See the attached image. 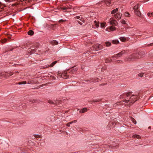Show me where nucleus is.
Returning <instances> with one entry per match:
<instances>
[{
  "mask_svg": "<svg viewBox=\"0 0 153 153\" xmlns=\"http://www.w3.org/2000/svg\"><path fill=\"white\" fill-rule=\"evenodd\" d=\"M132 93V92H129L126 94V96L127 98L126 99L123 101V102L127 103V105L128 106L131 105L133 104L135 101L139 99V97L138 96L139 95V94H136L135 95H132L130 98H128V97L130 96Z\"/></svg>",
  "mask_w": 153,
  "mask_h": 153,
  "instance_id": "f257e3e1",
  "label": "nucleus"
},
{
  "mask_svg": "<svg viewBox=\"0 0 153 153\" xmlns=\"http://www.w3.org/2000/svg\"><path fill=\"white\" fill-rule=\"evenodd\" d=\"M139 54L137 53L132 54L129 57H126L125 59V61H131L139 58Z\"/></svg>",
  "mask_w": 153,
  "mask_h": 153,
  "instance_id": "f03ea898",
  "label": "nucleus"
},
{
  "mask_svg": "<svg viewBox=\"0 0 153 153\" xmlns=\"http://www.w3.org/2000/svg\"><path fill=\"white\" fill-rule=\"evenodd\" d=\"M36 46H32L28 50V52L30 54L35 53L36 52V48L39 47V46L40 45L39 43H37Z\"/></svg>",
  "mask_w": 153,
  "mask_h": 153,
  "instance_id": "7ed1b4c3",
  "label": "nucleus"
},
{
  "mask_svg": "<svg viewBox=\"0 0 153 153\" xmlns=\"http://www.w3.org/2000/svg\"><path fill=\"white\" fill-rule=\"evenodd\" d=\"M102 48V45L99 44H96L93 45L92 47L91 48V50H92L98 51Z\"/></svg>",
  "mask_w": 153,
  "mask_h": 153,
  "instance_id": "20e7f679",
  "label": "nucleus"
},
{
  "mask_svg": "<svg viewBox=\"0 0 153 153\" xmlns=\"http://www.w3.org/2000/svg\"><path fill=\"white\" fill-rule=\"evenodd\" d=\"M67 72L68 71H65L62 73V74H61L58 72V75L59 76L58 77H61L65 79H67L69 77V76L67 75Z\"/></svg>",
  "mask_w": 153,
  "mask_h": 153,
  "instance_id": "39448f33",
  "label": "nucleus"
},
{
  "mask_svg": "<svg viewBox=\"0 0 153 153\" xmlns=\"http://www.w3.org/2000/svg\"><path fill=\"white\" fill-rule=\"evenodd\" d=\"M77 70V68H75L74 67H72L70 69L68 70V72H71L72 73H74L75 71H76Z\"/></svg>",
  "mask_w": 153,
  "mask_h": 153,
  "instance_id": "423d86ee",
  "label": "nucleus"
},
{
  "mask_svg": "<svg viewBox=\"0 0 153 153\" xmlns=\"http://www.w3.org/2000/svg\"><path fill=\"white\" fill-rule=\"evenodd\" d=\"M122 16V14L120 13H117L114 15V16L117 19H120Z\"/></svg>",
  "mask_w": 153,
  "mask_h": 153,
  "instance_id": "0eeeda50",
  "label": "nucleus"
},
{
  "mask_svg": "<svg viewBox=\"0 0 153 153\" xmlns=\"http://www.w3.org/2000/svg\"><path fill=\"white\" fill-rule=\"evenodd\" d=\"M126 53V51L125 50L122 51L121 52L117 54L118 57H120L122 55L125 53Z\"/></svg>",
  "mask_w": 153,
  "mask_h": 153,
  "instance_id": "6e6552de",
  "label": "nucleus"
},
{
  "mask_svg": "<svg viewBox=\"0 0 153 153\" xmlns=\"http://www.w3.org/2000/svg\"><path fill=\"white\" fill-rule=\"evenodd\" d=\"M61 9L63 10H66L68 9H70V7L68 6H66L65 7H60Z\"/></svg>",
  "mask_w": 153,
  "mask_h": 153,
  "instance_id": "1a4fd4ad",
  "label": "nucleus"
},
{
  "mask_svg": "<svg viewBox=\"0 0 153 153\" xmlns=\"http://www.w3.org/2000/svg\"><path fill=\"white\" fill-rule=\"evenodd\" d=\"M110 23L111 25H116L117 23L115 20H112L110 21Z\"/></svg>",
  "mask_w": 153,
  "mask_h": 153,
  "instance_id": "9d476101",
  "label": "nucleus"
},
{
  "mask_svg": "<svg viewBox=\"0 0 153 153\" xmlns=\"http://www.w3.org/2000/svg\"><path fill=\"white\" fill-rule=\"evenodd\" d=\"M87 111V109L86 108H84L80 110L79 111V113H84L86 112Z\"/></svg>",
  "mask_w": 153,
  "mask_h": 153,
  "instance_id": "9b49d317",
  "label": "nucleus"
},
{
  "mask_svg": "<svg viewBox=\"0 0 153 153\" xmlns=\"http://www.w3.org/2000/svg\"><path fill=\"white\" fill-rule=\"evenodd\" d=\"M1 76L3 77H6L7 74L6 73L4 72H0V76Z\"/></svg>",
  "mask_w": 153,
  "mask_h": 153,
  "instance_id": "f8f14e48",
  "label": "nucleus"
},
{
  "mask_svg": "<svg viewBox=\"0 0 153 153\" xmlns=\"http://www.w3.org/2000/svg\"><path fill=\"white\" fill-rule=\"evenodd\" d=\"M134 13L137 15L139 16H140L141 15L140 12L138 10L136 11H134Z\"/></svg>",
  "mask_w": 153,
  "mask_h": 153,
  "instance_id": "ddd939ff",
  "label": "nucleus"
},
{
  "mask_svg": "<svg viewBox=\"0 0 153 153\" xmlns=\"http://www.w3.org/2000/svg\"><path fill=\"white\" fill-rule=\"evenodd\" d=\"M57 61H55L52 62L51 64L50 65H48L46 67L48 68L49 67H52L54 65H55V64L57 63Z\"/></svg>",
  "mask_w": 153,
  "mask_h": 153,
  "instance_id": "4468645a",
  "label": "nucleus"
},
{
  "mask_svg": "<svg viewBox=\"0 0 153 153\" xmlns=\"http://www.w3.org/2000/svg\"><path fill=\"white\" fill-rule=\"evenodd\" d=\"M94 24L95 25L96 27H98L99 26V22H97L96 21H94Z\"/></svg>",
  "mask_w": 153,
  "mask_h": 153,
  "instance_id": "2eb2a0df",
  "label": "nucleus"
},
{
  "mask_svg": "<svg viewBox=\"0 0 153 153\" xmlns=\"http://www.w3.org/2000/svg\"><path fill=\"white\" fill-rule=\"evenodd\" d=\"M51 44L53 45H57L58 44V42L56 40H53L51 42Z\"/></svg>",
  "mask_w": 153,
  "mask_h": 153,
  "instance_id": "dca6fc26",
  "label": "nucleus"
},
{
  "mask_svg": "<svg viewBox=\"0 0 153 153\" xmlns=\"http://www.w3.org/2000/svg\"><path fill=\"white\" fill-rule=\"evenodd\" d=\"M27 33L29 35L31 36L33 34L34 32L33 31H32V30H29L28 32Z\"/></svg>",
  "mask_w": 153,
  "mask_h": 153,
  "instance_id": "f3484780",
  "label": "nucleus"
},
{
  "mask_svg": "<svg viewBox=\"0 0 153 153\" xmlns=\"http://www.w3.org/2000/svg\"><path fill=\"white\" fill-rule=\"evenodd\" d=\"M60 100H54V105H58L60 102Z\"/></svg>",
  "mask_w": 153,
  "mask_h": 153,
  "instance_id": "a211bd4d",
  "label": "nucleus"
},
{
  "mask_svg": "<svg viewBox=\"0 0 153 153\" xmlns=\"http://www.w3.org/2000/svg\"><path fill=\"white\" fill-rule=\"evenodd\" d=\"M139 8V6L137 4V5L135 6L133 8V9L134 10V11H136L137 10H138Z\"/></svg>",
  "mask_w": 153,
  "mask_h": 153,
  "instance_id": "6ab92c4d",
  "label": "nucleus"
},
{
  "mask_svg": "<svg viewBox=\"0 0 153 153\" xmlns=\"http://www.w3.org/2000/svg\"><path fill=\"white\" fill-rule=\"evenodd\" d=\"M132 137L134 138H137L138 139H139L140 137V136L137 135H133Z\"/></svg>",
  "mask_w": 153,
  "mask_h": 153,
  "instance_id": "aec40b11",
  "label": "nucleus"
},
{
  "mask_svg": "<svg viewBox=\"0 0 153 153\" xmlns=\"http://www.w3.org/2000/svg\"><path fill=\"white\" fill-rule=\"evenodd\" d=\"M105 44L106 45V46L107 47H108L110 46L111 45V43L109 42H106L105 43Z\"/></svg>",
  "mask_w": 153,
  "mask_h": 153,
  "instance_id": "412c9836",
  "label": "nucleus"
},
{
  "mask_svg": "<svg viewBox=\"0 0 153 153\" xmlns=\"http://www.w3.org/2000/svg\"><path fill=\"white\" fill-rule=\"evenodd\" d=\"M125 16L127 17H129L130 16V14L128 12H126L125 13Z\"/></svg>",
  "mask_w": 153,
  "mask_h": 153,
  "instance_id": "4be33fe9",
  "label": "nucleus"
},
{
  "mask_svg": "<svg viewBox=\"0 0 153 153\" xmlns=\"http://www.w3.org/2000/svg\"><path fill=\"white\" fill-rule=\"evenodd\" d=\"M118 11V9L116 8L114 10H112L111 12V14H114L115 13H116Z\"/></svg>",
  "mask_w": 153,
  "mask_h": 153,
  "instance_id": "5701e85b",
  "label": "nucleus"
},
{
  "mask_svg": "<svg viewBox=\"0 0 153 153\" xmlns=\"http://www.w3.org/2000/svg\"><path fill=\"white\" fill-rule=\"evenodd\" d=\"M112 43H113L114 44H117L119 43V41L117 40H113L112 42Z\"/></svg>",
  "mask_w": 153,
  "mask_h": 153,
  "instance_id": "b1692460",
  "label": "nucleus"
},
{
  "mask_svg": "<svg viewBox=\"0 0 153 153\" xmlns=\"http://www.w3.org/2000/svg\"><path fill=\"white\" fill-rule=\"evenodd\" d=\"M100 101V100L98 99L97 100H91L90 102H99Z\"/></svg>",
  "mask_w": 153,
  "mask_h": 153,
  "instance_id": "393cba45",
  "label": "nucleus"
},
{
  "mask_svg": "<svg viewBox=\"0 0 153 153\" xmlns=\"http://www.w3.org/2000/svg\"><path fill=\"white\" fill-rule=\"evenodd\" d=\"M26 83H27V82L26 81H22V82H19V85L25 84H26Z\"/></svg>",
  "mask_w": 153,
  "mask_h": 153,
  "instance_id": "a878e982",
  "label": "nucleus"
},
{
  "mask_svg": "<svg viewBox=\"0 0 153 153\" xmlns=\"http://www.w3.org/2000/svg\"><path fill=\"white\" fill-rule=\"evenodd\" d=\"M110 29L111 30L113 31L115 29V27L113 25L111 27Z\"/></svg>",
  "mask_w": 153,
  "mask_h": 153,
  "instance_id": "bb28decb",
  "label": "nucleus"
},
{
  "mask_svg": "<svg viewBox=\"0 0 153 153\" xmlns=\"http://www.w3.org/2000/svg\"><path fill=\"white\" fill-rule=\"evenodd\" d=\"M86 81H87L88 82H93L94 81V79H88L87 80H86Z\"/></svg>",
  "mask_w": 153,
  "mask_h": 153,
  "instance_id": "cd10ccee",
  "label": "nucleus"
},
{
  "mask_svg": "<svg viewBox=\"0 0 153 153\" xmlns=\"http://www.w3.org/2000/svg\"><path fill=\"white\" fill-rule=\"evenodd\" d=\"M48 102L51 104L54 105V101H53L51 100H49Z\"/></svg>",
  "mask_w": 153,
  "mask_h": 153,
  "instance_id": "c85d7f7f",
  "label": "nucleus"
},
{
  "mask_svg": "<svg viewBox=\"0 0 153 153\" xmlns=\"http://www.w3.org/2000/svg\"><path fill=\"white\" fill-rule=\"evenodd\" d=\"M144 74V73H141L140 74H138V76H139L142 77L143 76Z\"/></svg>",
  "mask_w": 153,
  "mask_h": 153,
  "instance_id": "c756f323",
  "label": "nucleus"
},
{
  "mask_svg": "<svg viewBox=\"0 0 153 153\" xmlns=\"http://www.w3.org/2000/svg\"><path fill=\"white\" fill-rule=\"evenodd\" d=\"M120 40L122 41H123V42L125 41L126 40V38H124V37H121L120 38Z\"/></svg>",
  "mask_w": 153,
  "mask_h": 153,
  "instance_id": "7c9ffc66",
  "label": "nucleus"
},
{
  "mask_svg": "<svg viewBox=\"0 0 153 153\" xmlns=\"http://www.w3.org/2000/svg\"><path fill=\"white\" fill-rule=\"evenodd\" d=\"M147 15L148 16L151 17V16H153V13H148Z\"/></svg>",
  "mask_w": 153,
  "mask_h": 153,
  "instance_id": "2f4dec72",
  "label": "nucleus"
},
{
  "mask_svg": "<svg viewBox=\"0 0 153 153\" xmlns=\"http://www.w3.org/2000/svg\"><path fill=\"white\" fill-rule=\"evenodd\" d=\"M105 26V24L103 23H101L100 24V27L101 28H103Z\"/></svg>",
  "mask_w": 153,
  "mask_h": 153,
  "instance_id": "473e14b6",
  "label": "nucleus"
},
{
  "mask_svg": "<svg viewBox=\"0 0 153 153\" xmlns=\"http://www.w3.org/2000/svg\"><path fill=\"white\" fill-rule=\"evenodd\" d=\"M120 104V102H117L114 105V107H116V106L117 105H118Z\"/></svg>",
  "mask_w": 153,
  "mask_h": 153,
  "instance_id": "72a5a7b5",
  "label": "nucleus"
},
{
  "mask_svg": "<svg viewBox=\"0 0 153 153\" xmlns=\"http://www.w3.org/2000/svg\"><path fill=\"white\" fill-rule=\"evenodd\" d=\"M120 22L123 24H126V21L124 20H122Z\"/></svg>",
  "mask_w": 153,
  "mask_h": 153,
  "instance_id": "f704fd0d",
  "label": "nucleus"
},
{
  "mask_svg": "<svg viewBox=\"0 0 153 153\" xmlns=\"http://www.w3.org/2000/svg\"><path fill=\"white\" fill-rule=\"evenodd\" d=\"M111 61H112V60L111 59L109 60V59H106L105 60V62L106 63H108L109 62H110Z\"/></svg>",
  "mask_w": 153,
  "mask_h": 153,
  "instance_id": "c9c22d12",
  "label": "nucleus"
},
{
  "mask_svg": "<svg viewBox=\"0 0 153 153\" xmlns=\"http://www.w3.org/2000/svg\"><path fill=\"white\" fill-rule=\"evenodd\" d=\"M13 73L11 72H10L9 73H8L7 74V76H11L13 74Z\"/></svg>",
  "mask_w": 153,
  "mask_h": 153,
  "instance_id": "e433bc0d",
  "label": "nucleus"
},
{
  "mask_svg": "<svg viewBox=\"0 0 153 153\" xmlns=\"http://www.w3.org/2000/svg\"><path fill=\"white\" fill-rule=\"evenodd\" d=\"M112 58H117V57H118L116 54L114 55H113V56H112Z\"/></svg>",
  "mask_w": 153,
  "mask_h": 153,
  "instance_id": "4c0bfd02",
  "label": "nucleus"
},
{
  "mask_svg": "<svg viewBox=\"0 0 153 153\" xmlns=\"http://www.w3.org/2000/svg\"><path fill=\"white\" fill-rule=\"evenodd\" d=\"M7 41V39H4L2 41L3 43H5Z\"/></svg>",
  "mask_w": 153,
  "mask_h": 153,
  "instance_id": "58836bf2",
  "label": "nucleus"
},
{
  "mask_svg": "<svg viewBox=\"0 0 153 153\" xmlns=\"http://www.w3.org/2000/svg\"><path fill=\"white\" fill-rule=\"evenodd\" d=\"M35 137L36 138H41L40 136L38 135H35Z\"/></svg>",
  "mask_w": 153,
  "mask_h": 153,
  "instance_id": "ea45409f",
  "label": "nucleus"
},
{
  "mask_svg": "<svg viewBox=\"0 0 153 153\" xmlns=\"http://www.w3.org/2000/svg\"><path fill=\"white\" fill-rule=\"evenodd\" d=\"M123 62L121 60H117L116 61V62L117 63H120V62Z\"/></svg>",
  "mask_w": 153,
  "mask_h": 153,
  "instance_id": "a19ab883",
  "label": "nucleus"
},
{
  "mask_svg": "<svg viewBox=\"0 0 153 153\" xmlns=\"http://www.w3.org/2000/svg\"><path fill=\"white\" fill-rule=\"evenodd\" d=\"M66 21V20H63L62 19H61V20H60L59 21V22H65V21Z\"/></svg>",
  "mask_w": 153,
  "mask_h": 153,
  "instance_id": "79ce46f5",
  "label": "nucleus"
},
{
  "mask_svg": "<svg viewBox=\"0 0 153 153\" xmlns=\"http://www.w3.org/2000/svg\"><path fill=\"white\" fill-rule=\"evenodd\" d=\"M77 122V120H75L72 121V123H75L76 122Z\"/></svg>",
  "mask_w": 153,
  "mask_h": 153,
  "instance_id": "37998d69",
  "label": "nucleus"
},
{
  "mask_svg": "<svg viewBox=\"0 0 153 153\" xmlns=\"http://www.w3.org/2000/svg\"><path fill=\"white\" fill-rule=\"evenodd\" d=\"M78 23L79 24L81 25H82V22H80L79 21H78Z\"/></svg>",
  "mask_w": 153,
  "mask_h": 153,
  "instance_id": "c03bdc74",
  "label": "nucleus"
},
{
  "mask_svg": "<svg viewBox=\"0 0 153 153\" xmlns=\"http://www.w3.org/2000/svg\"><path fill=\"white\" fill-rule=\"evenodd\" d=\"M153 45V43H151L150 44L148 45V46H152Z\"/></svg>",
  "mask_w": 153,
  "mask_h": 153,
  "instance_id": "a18cd8bd",
  "label": "nucleus"
},
{
  "mask_svg": "<svg viewBox=\"0 0 153 153\" xmlns=\"http://www.w3.org/2000/svg\"><path fill=\"white\" fill-rule=\"evenodd\" d=\"M143 53H143V52H141L140 53H138L139 55H140L141 54H142Z\"/></svg>",
  "mask_w": 153,
  "mask_h": 153,
  "instance_id": "49530a36",
  "label": "nucleus"
},
{
  "mask_svg": "<svg viewBox=\"0 0 153 153\" xmlns=\"http://www.w3.org/2000/svg\"><path fill=\"white\" fill-rule=\"evenodd\" d=\"M76 18L78 19H80V17L79 16H77L76 17Z\"/></svg>",
  "mask_w": 153,
  "mask_h": 153,
  "instance_id": "de8ad7c7",
  "label": "nucleus"
},
{
  "mask_svg": "<svg viewBox=\"0 0 153 153\" xmlns=\"http://www.w3.org/2000/svg\"><path fill=\"white\" fill-rule=\"evenodd\" d=\"M51 76V77H52V78L53 79H55L56 78L55 77H54L53 76Z\"/></svg>",
  "mask_w": 153,
  "mask_h": 153,
  "instance_id": "09e8293b",
  "label": "nucleus"
},
{
  "mask_svg": "<svg viewBox=\"0 0 153 153\" xmlns=\"http://www.w3.org/2000/svg\"><path fill=\"white\" fill-rule=\"evenodd\" d=\"M133 120H134V123L135 124H136V121L134 119H133Z\"/></svg>",
  "mask_w": 153,
  "mask_h": 153,
  "instance_id": "8fccbe9b",
  "label": "nucleus"
},
{
  "mask_svg": "<svg viewBox=\"0 0 153 153\" xmlns=\"http://www.w3.org/2000/svg\"><path fill=\"white\" fill-rule=\"evenodd\" d=\"M80 20L82 22H85V21L83 20V19H80Z\"/></svg>",
  "mask_w": 153,
  "mask_h": 153,
  "instance_id": "3c124183",
  "label": "nucleus"
},
{
  "mask_svg": "<svg viewBox=\"0 0 153 153\" xmlns=\"http://www.w3.org/2000/svg\"><path fill=\"white\" fill-rule=\"evenodd\" d=\"M67 126H68L69 127L70 126V125L68 123L67 124Z\"/></svg>",
  "mask_w": 153,
  "mask_h": 153,
  "instance_id": "603ef678",
  "label": "nucleus"
},
{
  "mask_svg": "<svg viewBox=\"0 0 153 153\" xmlns=\"http://www.w3.org/2000/svg\"><path fill=\"white\" fill-rule=\"evenodd\" d=\"M68 123L70 125V124H71L72 123H72V121L70 122H69Z\"/></svg>",
  "mask_w": 153,
  "mask_h": 153,
  "instance_id": "864d4df0",
  "label": "nucleus"
},
{
  "mask_svg": "<svg viewBox=\"0 0 153 153\" xmlns=\"http://www.w3.org/2000/svg\"><path fill=\"white\" fill-rule=\"evenodd\" d=\"M12 50H13V49H9V51H12Z\"/></svg>",
  "mask_w": 153,
  "mask_h": 153,
  "instance_id": "5fc2aeb1",
  "label": "nucleus"
},
{
  "mask_svg": "<svg viewBox=\"0 0 153 153\" xmlns=\"http://www.w3.org/2000/svg\"><path fill=\"white\" fill-rule=\"evenodd\" d=\"M11 36H8V37L10 38L11 37Z\"/></svg>",
  "mask_w": 153,
  "mask_h": 153,
  "instance_id": "6e6d98bb",
  "label": "nucleus"
},
{
  "mask_svg": "<svg viewBox=\"0 0 153 153\" xmlns=\"http://www.w3.org/2000/svg\"><path fill=\"white\" fill-rule=\"evenodd\" d=\"M31 83V82H28V83H29V84H30V83Z\"/></svg>",
  "mask_w": 153,
  "mask_h": 153,
  "instance_id": "4d7b16f0",
  "label": "nucleus"
},
{
  "mask_svg": "<svg viewBox=\"0 0 153 153\" xmlns=\"http://www.w3.org/2000/svg\"><path fill=\"white\" fill-rule=\"evenodd\" d=\"M0 4L1 5H2V3H1V2H0Z\"/></svg>",
  "mask_w": 153,
  "mask_h": 153,
  "instance_id": "13d9d810",
  "label": "nucleus"
},
{
  "mask_svg": "<svg viewBox=\"0 0 153 153\" xmlns=\"http://www.w3.org/2000/svg\"><path fill=\"white\" fill-rule=\"evenodd\" d=\"M124 97H123V96H122V98H123Z\"/></svg>",
  "mask_w": 153,
  "mask_h": 153,
  "instance_id": "bf43d9fd",
  "label": "nucleus"
},
{
  "mask_svg": "<svg viewBox=\"0 0 153 153\" xmlns=\"http://www.w3.org/2000/svg\"><path fill=\"white\" fill-rule=\"evenodd\" d=\"M132 121H133V122H134V120H133H133Z\"/></svg>",
  "mask_w": 153,
  "mask_h": 153,
  "instance_id": "052dcab7",
  "label": "nucleus"
},
{
  "mask_svg": "<svg viewBox=\"0 0 153 153\" xmlns=\"http://www.w3.org/2000/svg\"><path fill=\"white\" fill-rule=\"evenodd\" d=\"M47 52V50L46 51H45V52Z\"/></svg>",
  "mask_w": 153,
  "mask_h": 153,
  "instance_id": "680f3d73",
  "label": "nucleus"
},
{
  "mask_svg": "<svg viewBox=\"0 0 153 153\" xmlns=\"http://www.w3.org/2000/svg\"><path fill=\"white\" fill-rule=\"evenodd\" d=\"M150 128V127H149V128Z\"/></svg>",
  "mask_w": 153,
  "mask_h": 153,
  "instance_id": "e2e57ef3",
  "label": "nucleus"
}]
</instances>
